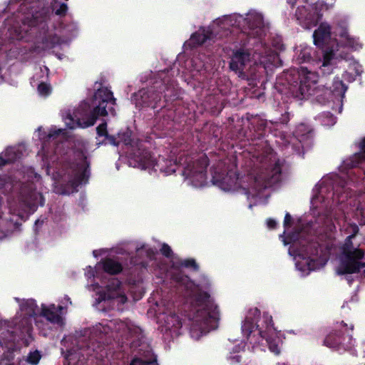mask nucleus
Wrapping results in <instances>:
<instances>
[{
	"label": "nucleus",
	"mask_w": 365,
	"mask_h": 365,
	"mask_svg": "<svg viewBox=\"0 0 365 365\" xmlns=\"http://www.w3.org/2000/svg\"><path fill=\"white\" fill-rule=\"evenodd\" d=\"M248 129L245 132L244 137L250 145L253 147L255 153L253 157L262 164V168L269 169V177L265 181L257 182V176L254 174L250 175L254 184L261 187H264L272 183H279L282 180V162L276 156V153L271 148L267 140L264 139L267 129V120L259 115H251L247 118Z\"/></svg>",
	"instance_id": "f257e3e1"
},
{
	"label": "nucleus",
	"mask_w": 365,
	"mask_h": 365,
	"mask_svg": "<svg viewBox=\"0 0 365 365\" xmlns=\"http://www.w3.org/2000/svg\"><path fill=\"white\" fill-rule=\"evenodd\" d=\"M172 278L178 284V289L182 290L184 298L190 302L191 306L195 310V321L209 329H217L220 311L210 298V294L200 289L187 275L181 272L173 273Z\"/></svg>",
	"instance_id": "f03ea898"
},
{
	"label": "nucleus",
	"mask_w": 365,
	"mask_h": 365,
	"mask_svg": "<svg viewBox=\"0 0 365 365\" xmlns=\"http://www.w3.org/2000/svg\"><path fill=\"white\" fill-rule=\"evenodd\" d=\"M9 2L21 3L19 11L27 12V16L23 19V24L31 29L41 26L44 29L52 12L56 16L64 17L68 9L66 3H61L58 9L53 6L51 8L46 0H9Z\"/></svg>",
	"instance_id": "7ed1b4c3"
},
{
	"label": "nucleus",
	"mask_w": 365,
	"mask_h": 365,
	"mask_svg": "<svg viewBox=\"0 0 365 365\" xmlns=\"http://www.w3.org/2000/svg\"><path fill=\"white\" fill-rule=\"evenodd\" d=\"M269 168H264L261 163H258L257 164L254 165V168H252L251 170L249 171L247 175L245 177L247 185H243L241 179L239 177V175L236 173L229 172L225 175L220 177L219 178L217 176H212V182L214 184L217 185L222 189L225 190H235L240 188H242L245 190L246 193L250 192V190L256 192H260L262 190H265L267 187H272L277 183H272L270 185H266V187H261L258 186V185L254 184L253 180L250 178L252 174L256 175L257 176V182L259 184L262 182L266 180V179L271 175L269 174Z\"/></svg>",
	"instance_id": "20e7f679"
},
{
	"label": "nucleus",
	"mask_w": 365,
	"mask_h": 365,
	"mask_svg": "<svg viewBox=\"0 0 365 365\" xmlns=\"http://www.w3.org/2000/svg\"><path fill=\"white\" fill-rule=\"evenodd\" d=\"M179 100L178 93L173 87L168 86L162 81H156L152 86L140 90L137 94L136 106L156 108L169 107Z\"/></svg>",
	"instance_id": "39448f33"
},
{
	"label": "nucleus",
	"mask_w": 365,
	"mask_h": 365,
	"mask_svg": "<svg viewBox=\"0 0 365 365\" xmlns=\"http://www.w3.org/2000/svg\"><path fill=\"white\" fill-rule=\"evenodd\" d=\"M261 312L255 307L250 309L246 316L243 324L242 325V331L243 334L250 339L251 334L257 331V334L262 339H265L266 341L269 344V349L272 351L277 354L279 353V350L277 345H272L270 341L271 337L269 332L274 331V323L272 317L268 313L263 314L262 323L259 324Z\"/></svg>",
	"instance_id": "423d86ee"
},
{
	"label": "nucleus",
	"mask_w": 365,
	"mask_h": 365,
	"mask_svg": "<svg viewBox=\"0 0 365 365\" xmlns=\"http://www.w3.org/2000/svg\"><path fill=\"white\" fill-rule=\"evenodd\" d=\"M281 83L286 86L288 93L298 99L305 98L311 94L312 86L317 82V76L307 68L301 67V72L289 71L284 73Z\"/></svg>",
	"instance_id": "0eeeda50"
},
{
	"label": "nucleus",
	"mask_w": 365,
	"mask_h": 365,
	"mask_svg": "<svg viewBox=\"0 0 365 365\" xmlns=\"http://www.w3.org/2000/svg\"><path fill=\"white\" fill-rule=\"evenodd\" d=\"M93 101L96 106L88 115L86 120L81 119L76 115V120L71 116V120H76L78 126L87 128L93 125L100 116H106L108 113L115 114L113 106L115 105L116 99L113 97V92L106 87L98 88L94 93Z\"/></svg>",
	"instance_id": "6e6552de"
},
{
	"label": "nucleus",
	"mask_w": 365,
	"mask_h": 365,
	"mask_svg": "<svg viewBox=\"0 0 365 365\" xmlns=\"http://www.w3.org/2000/svg\"><path fill=\"white\" fill-rule=\"evenodd\" d=\"M6 329L0 334V346L9 352L15 349L16 341L32 333V319L29 317H16L11 323L4 322Z\"/></svg>",
	"instance_id": "1a4fd4ad"
},
{
	"label": "nucleus",
	"mask_w": 365,
	"mask_h": 365,
	"mask_svg": "<svg viewBox=\"0 0 365 365\" xmlns=\"http://www.w3.org/2000/svg\"><path fill=\"white\" fill-rule=\"evenodd\" d=\"M134 167L141 170H153L155 172L159 171L166 175L175 173L178 165L176 161L173 160L159 158L156 160L151 152L143 148L142 145L134 153Z\"/></svg>",
	"instance_id": "9d476101"
},
{
	"label": "nucleus",
	"mask_w": 365,
	"mask_h": 365,
	"mask_svg": "<svg viewBox=\"0 0 365 365\" xmlns=\"http://www.w3.org/2000/svg\"><path fill=\"white\" fill-rule=\"evenodd\" d=\"M129 336L127 338L128 344L133 351L138 349L140 355L145 354L144 358L134 357L129 365H158L156 356L152 353L150 349L143 341V336L141 329L139 327H129L123 324Z\"/></svg>",
	"instance_id": "9b49d317"
},
{
	"label": "nucleus",
	"mask_w": 365,
	"mask_h": 365,
	"mask_svg": "<svg viewBox=\"0 0 365 365\" xmlns=\"http://www.w3.org/2000/svg\"><path fill=\"white\" fill-rule=\"evenodd\" d=\"M66 173L68 176V182L74 187L83 183H87L90 176V162L85 155L80 161H71L65 165Z\"/></svg>",
	"instance_id": "f8f14e48"
},
{
	"label": "nucleus",
	"mask_w": 365,
	"mask_h": 365,
	"mask_svg": "<svg viewBox=\"0 0 365 365\" xmlns=\"http://www.w3.org/2000/svg\"><path fill=\"white\" fill-rule=\"evenodd\" d=\"M364 251L362 249H356V251L346 252L341 255L337 273L339 275L355 274L365 267V262L360 260L364 257Z\"/></svg>",
	"instance_id": "ddd939ff"
},
{
	"label": "nucleus",
	"mask_w": 365,
	"mask_h": 365,
	"mask_svg": "<svg viewBox=\"0 0 365 365\" xmlns=\"http://www.w3.org/2000/svg\"><path fill=\"white\" fill-rule=\"evenodd\" d=\"M240 41V46L236 47L232 51V54L230 61V68L238 74L242 79H248L247 75L244 71V68L250 61L251 53L250 49L247 48L249 41L245 40Z\"/></svg>",
	"instance_id": "4468645a"
},
{
	"label": "nucleus",
	"mask_w": 365,
	"mask_h": 365,
	"mask_svg": "<svg viewBox=\"0 0 365 365\" xmlns=\"http://www.w3.org/2000/svg\"><path fill=\"white\" fill-rule=\"evenodd\" d=\"M209 165V159L206 155L200 157L192 165H187L183 171L192 180L195 187H202L207 183V168Z\"/></svg>",
	"instance_id": "2eb2a0df"
},
{
	"label": "nucleus",
	"mask_w": 365,
	"mask_h": 365,
	"mask_svg": "<svg viewBox=\"0 0 365 365\" xmlns=\"http://www.w3.org/2000/svg\"><path fill=\"white\" fill-rule=\"evenodd\" d=\"M344 330H334L330 332L324 340V345L329 348H339L342 346L346 349L351 344L352 335L347 330V324L343 321L341 322Z\"/></svg>",
	"instance_id": "dca6fc26"
},
{
	"label": "nucleus",
	"mask_w": 365,
	"mask_h": 365,
	"mask_svg": "<svg viewBox=\"0 0 365 365\" xmlns=\"http://www.w3.org/2000/svg\"><path fill=\"white\" fill-rule=\"evenodd\" d=\"M247 26L249 31L247 32H241L238 35L239 41H249L250 38H261L264 32V24L263 17L261 15L256 14L250 16L247 19Z\"/></svg>",
	"instance_id": "f3484780"
},
{
	"label": "nucleus",
	"mask_w": 365,
	"mask_h": 365,
	"mask_svg": "<svg viewBox=\"0 0 365 365\" xmlns=\"http://www.w3.org/2000/svg\"><path fill=\"white\" fill-rule=\"evenodd\" d=\"M294 135L298 140V145H294L293 147L294 148H298L297 153L299 155L301 154L300 148H302L303 150L302 154L304 155V150L309 148L313 143V130L308 125L301 123L297 126Z\"/></svg>",
	"instance_id": "a211bd4d"
},
{
	"label": "nucleus",
	"mask_w": 365,
	"mask_h": 365,
	"mask_svg": "<svg viewBox=\"0 0 365 365\" xmlns=\"http://www.w3.org/2000/svg\"><path fill=\"white\" fill-rule=\"evenodd\" d=\"M300 245V252L304 258L314 260V257L319 255L320 251V245L314 240L312 237L307 240L299 239L298 240Z\"/></svg>",
	"instance_id": "6ab92c4d"
},
{
	"label": "nucleus",
	"mask_w": 365,
	"mask_h": 365,
	"mask_svg": "<svg viewBox=\"0 0 365 365\" xmlns=\"http://www.w3.org/2000/svg\"><path fill=\"white\" fill-rule=\"evenodd\" d=\"M117 139L118 141V145L120 143L125 145H130L132 148V155L131 159L134 161V153L138 148L140 145H142L143 148H145L141 140H137L135 145H134V138H133V132L129 128H126L125 130H121L118 133Z\"/></svg>",
	"instance_id": "aec40b11"
},
{
	"label": "nucleus",
	"mask_w": 365,
	"mask_h": 365,
	"mask_svg": "<svg viewBox=\"0 0 365 365\" xmlns=\"http://www.w3.org/2000/svg\"><path fill=\"white\" fill-rule=\"evenodd\" d=\"M359 151L352 155L346 162L349 168H356L365 163V136L355 143Z\"/></svg>",
	"instance_id": "412c9836"
},
{
	"label": "nucleus",
	"mask_w": 365,
	"mask_h": 365,
	"mask_svg": "<svg viewBox=\"0 0 365 365\" xmlns=\"http://www.w3.org/2000/svg\"><path fill=\"white\" fill-rule=\"evenodd\" d=\"M334 56L335 53L331 49L324 52L323 62L319 70V74L321 75L322 78H325L333 73L336 64Z\"/></svg>",
	"instance_id": "4be33fe9"
},
{
	"label": "nucleus",
	"mask_w": 365,
	"mask_h": 365,
	"mask_svg": "<svg viewBox=\"0 0 365 365\" xmlns=\"http://www.w3.org/2000/svg\"><path fill=\"white\" fill-rule=\"evenodd\" d=\"M314 43L323 46L331 38V26L327 23H321L318 29L313 34Z\"/></svg>",
	"instance_id": "5701e85b"
},
{
	"label": "nucleus",
	"mask_w": 365,
	"mask_h": 365,
	"mask_svg": "<svg viewBox=\"0 0 365 365\" xmlns=\"http://www.w3.org/2000/svg\"><path fill=\"white\" fill-rule=\"evenodd\" d=\"M62 309L63 307L61 305L56 307L55 304H51L48 307L42 304L41 316L45 317L51 323L59 324L62 322V317L60 315Z\"/></svg>",
	"instance_id": "b1692460"
},
{
	"label": "nucleus",
	"mask_w": 365,
	"mask_h": 365,
	"mask_svg": "<svg viewBox=\"0 0 365 365\" xmlns=\"http://www.w3.org/2000/svg\"><path fill=\"white\" fill-rule=\"evenodd\" d=\"M326 86L329 91V96L324 102L331 101V96L336 98H343L347 90V86L339 77L334 78L331 86H329L327 83H326Z\"/></svg>",
	"instance_id": "393cba45"
},
{
	"label": "nucleus",
	"mask_w": 365,
	"mask_h": 365,
	"mask_svg": "<svg viewBox=\"0 0 365 365\" xmlns=\"http://www.w3.org/2000/svg\"><path fill=\"white\" fill-rule=\"evenodd\" d=\"M296 16L299 24L306 29H310L317 25V21L315 19L314 15L307 12V9L304 6L297 9Z\"/></svg>",
	"instance_id": "a878e982"
},
{
	"label": "nucleus",
	"mask_w": 365,
	"mask_h": 365,
	"mask_svg": "<svg viewBox=\"0 0 365 365\" xmlns=\"http://www.w3.org/2000/svg\"><path fill=\"white\" fill-rule=\"evenodd\" d=\"M100 264L103 270L110 275L118 274L123 271L122 264L113 258L106 257L102 259Z\"/></svg>",
	"instance_id": "bb28decb"
},
{
	"label": "nucleus",
	"mask_w": 365,
	"mask_h": 365,
	"mask_svg": "<svg viewBox=\"0 0 365 365\" xmlns=\"http://www.w3.org/2000/svg\"><path fill=\"white\" fill-rule=\"evenodd\" d=\"M213 39V34L210 29H203L192 34L190 41L194 46L203 44L207 40Z\"/></svg>",
	"instance_id": "cd10ccee"
},
{
	"label": "nucleus",
	"mask_w": 365,
	"mask_h": 365,
	"mask_svg": "<svg viewBox=\"0 0 365 365\" xmlns=\"http://www.w3.org/2000/svg\"><path fill=\"white\" fill-rule=\"evenodd\" d=\"M37 308L36 301L32 299H27L20 304V309L24 312V316L29 317L31 319L36 315Z\"/></svg>",
	"instance_id": "c85d7f7f"
},
{
	"label": "nucleus",
	"mask_w": 365,
	"mask_h": 365,
	"mask_svg": "<svg viewBox=\"0 0 365 365\" xmlns=\"http://www.w3.org/2000/svg\"><path fill=\"white\" fill-rule=\"evenodd\" d=\"M300 50L297 51V61L299 63L310 62L312 59V48L309 46H300Z\"/></svg>",
	"instance_id": "c756f323"
},
{
	"label": "nucleus",
	"mask_w": 365,
	"mask_h": 365,
	"mask_svg": "<svg viewBox=\"0 0 365 365\" xmlns=\"http://www.w3.org/2000/svg\"><path fill=\"white\" fill-rule=\"evenodd\" d=\"M41 43L43 49H52L60 44V38L56 34H48L43 37Z\"/></svg>",
	"instance_id": "7c9ffc66"
},
{
	"label": "nucleus",
	"mask_w": 365,
	"mask_h": 365,
	"mask_svg": "<svg viewBox=\"0 0 365 365\" xmlns=\"http://www.w3.org/2000/svg\"><path fill=\"white\" fill-rule=\"evenodd\" d=\"M179 264L181 267L191 269L194 272H198L200 269L198 264L196 262L195 259L192 258L183 259L180 261Z\"/></svg>",
	"instance_id": "2f4dec72"
},
{
	"label": "nucleus",
	"mask_w": 365,
	"mask_h": 365,
	"mask_svg": "<svg viewBox=\"0 0 365 365\" xmlns=\"http://www.w3.org/2000/svg\"><path fill=\"white\" fill-rule=\"evenodd\" d=\"M320 118H322V123L327 126H331L335 124L336 117L330 112L322 113Z\"/></svg>",
	"instance_id": "473e14b6"
},
{
	"label": "nucleus",
	"mask_w": 365,
	"mask_h": 365,
	"mask_svg": "<svg viewBox=\"0 0 365 365\" xmlns=\"http://www.w3.org/2000/svg\"><path fill=\"white\" fill-rule=\"evenodd\" d=\"M98 145H110L113 146H118V141L117 137L108 133L103 136V139L98 143Z\"/></svg>",
	"instance_id": "72a5a7b5"
},
{
	"label": "nucleus",
	"mask_w": 365,
	"mask_h": 365,
	"mask_svg": "<svg viewBox=\"0 0 365 365\" xmlns=\"http://www.w3.org/2000/svg\"><path fill=\"white\" fill-rule=\"evenodd\" d=\"M209 135L211 139L217 141L220 139V128L215 124H210L208 128Z\"/></svg>",
	"instance_id": "f704fd0d"
},
{
	"label": "nucleus",
	"mask_w": 365,
	"mask_h": 365,
	"mask_svg": "<svg viewBox=\"0 0 365 365\" xmlns=\"http://www.w3.org/2000/svg\"><path fill=\"white\" fill-rule=\"evenodd\" d=\"M121 287V282L118 280V279L113 278L110 280L108 282L105 287L107 289L108 291L111 292H116L120 289Z\"/></svg>",
	"instance_id": "c9c22d12"
},
{
	"label": "nucleus",
	"mask_w": 365,
	"mask_h": 365,
	"mask_svg": "<svg viewBox=\"0 0 365 365\" xmlns=\"http://www.w3.org/2000/svg\"><path fill=\"white\" fill-rule=\"evenodd\" d=\"M37 91L39 95L48 96L51 93V87L48 83L41 82L38 85Z\"/></svg>",
	"instance_id": "e433bc0d"
},
{
	"label": "nucleus",
	"mask_w": 365,
	"mask_h": 365,
	"mask_svg": "<svg viewBox=\"0 0 365 365\" xmlns=\"http://www.w3.org/2000/svg\"><path fill=\"white\" fill-rule=\"evenodd\" d=\"M352 237L347 236L345 239L344 244L342 247V252L341 255L345 254L346 252H353L356 251L357 248H355L354 247L353 242H352Z\"/></svg>",
	"instance_id": "4c0bfd02"
},
{
	"label": "nucleus",
	"mask_w": 365,
	"mask_h": 365,
	"mask_svg": "<svg viewBox=\"0 0 365 365\" xmlns=\"http://www.w3.org/2000/svg\"><path fill=\"white\" fill-rule=\"evenodd\" d=\"M41 357L39 351H35L29 354L27 361L32 365H36L39 362Z\"/></svg>",
	"instance_id": "58836bf2"
},
{
	"label": "nucleus",
	"mask_w": 365,
	"mask_h": 365,
	"mask_svg": "<svg viewBox=\"0 0 365 365\" xmlns=\"http://www.w3.org/2000/svg\"><path fill=\"white\" fill-rule=\"evenodd\" d=\"M96 133L98 137H103L106 135L108 132L107 130V123L106 122H103L101 123L97 128H96Z\"/></svg>",
	"instance_id": "ea45409f"
},
{
	"label": "nucleus",
	"mask_w": 365,
	"mask_h": 365,
	"mask_svg": "<svg viewBox=\"0 0 365 365\" xmlns=\"http://www.w3.org/2000/svg\"><path fill=\"white\" fill-rule=\"evenodd\" d=\"M160 252L165 257L169 258L173 255V250L171 247L168 244H163L160 248Z\"/></svg>",
	"instance_id": "a19ab883"
},
{
	"label": "nucleus",
	"mask_w": 365,
	"mask_h": 365,
	"mask_svg": "<svg viewBox=\"0 0 365 365\" xmlns=\"http://www.w3.org/2000/svg\"><path fill=\"white\" fill-rule=\"evenodd\" d=\"M170 318L171 321L173 322L172 327H173L176 329H179V328L182 327V324L181 319L176 314L174 313L173 314H170Z\"/></svg>",
	"instance_id": "79ce46f5"
},
{
	"label": "nucleus",
	"mask_w": 365,
	"mask_h": 365,
	"mask_svg": "<svg viewBox=\"0 0 365 365\" xmlns=\"http://www.w3.org/2000/svg\"><path fill=\"white\" fill-rule=\"evenodd\" d=\"M16 158V155L11 158H4L0 155V168L5 166L6 165L13 163Z\"/></svg>",
	"instance_id": "37998d69"
},
{
	"label": "nucleus",
	"mask_w": 365,
	"mask_h": 365,
	"mask_svg": "<svg viewBox=\"0 0 365 365\" xmlns=\"http://www.w3.org/2000/svg\"><path fill=\"white\" fill-rule=\"evenodd\" d=\"M349 230L351 232V235H349V237L352 238H354L359 232V228L355 223L350 224L349 226Z\"/></svg>",
	"instance_id": "c03bdc74"
},
{
	"label": "nucleus",
	"mask_w": 365,
	"mask_h": 365,
	"mask_svg": "<svg viewBox=\"0 0 365 365\" xmlns=\"http://www.w3.org/2000/svg\"><path fill=\"white\" fill-rule=\"evenodd\" d=\"M241 356L239 354L231 355L228 357V360H230V364H234L240 362Z\"/></svg>",
	"instance_id": "a18cd8bd"
},
{
	"label": "nucleus",
	"mask_w": 365,
	"mask_h": 365,
	"mask_svg": "<svg viewBox=\"0 0 365 365\" xmlns=\"http://www.w3.org/2000/svg\"><path fill=\"white\" fill-rule=\"evenodd\" d=\"M289 121V113L286 112L282 114L279 118V123L282 124H287Z\"/></svg>",
	"instance_id": "49530a36"
},
{
	"label": "nucleus",
	"mask_w": 365,
	"mask_h": 365,
	"mask_svg": "<svg viewBox=\"0 0 365 365\" xmlns=\"http://www.w3.org/2000/svg\"><path fill=\"white\" fill-rule=\"evenodd\" d=\"M267 225L269 229L274 230L277 227V223L275 220L269 218L267 220Z\"/></svg>",
	"instance_id": "de8ad7c7"
},
{
	"label": "nucleus",
	"mask_w": 365,
	"mask_h": 365,
	"mask_svg": "<svg viewBox=\"0 0 365 365\" xmlns=\"http://www.w3.org/2000/svg\"><path fill=\"white\" fill-rule=\"evenodd\" d=\"M291 222H292V216L290 215L289 213L287 212L284 216V227L289 226L291 225Z\"/></svg>",
	"instance_id": "09e8293b"
},
{
	"label": "nucleus",
	"mask_w": 365,
	"mask_h": 365,
	"mask_svg": "<svg viewBox=\"0 0 365 365\" xmlns=\"http://www.w3.org/2000/svg\"><path fill=\"white\" fill-rule=\"evenodd\" d=\"M61 130L58 129L56 130L51 131L48 134V137L50 138H55L56 137L58 136L60 133H61Z\"/></svg>",
	"instance_id": "8fccbe9b"
},
{
	"label": "nucleus",
	"mask_w": 365,
	"mask_h": 365,
	"mask_svg": "<svg viewBox=\"0 0 365 365\" xmlns=\"http://www.w3.org/2000/svg\"><path fill=\"white\" fill-rule=\"evenodd\" d=\"M6 329V327L4 325V322L0 321V331H4Z\"/></svg>",
	"instance_id": "3c124183"
},
{
	"label": "nucleus",
	"mask_w": 365,
	"mask_h": 365,
	"mask_svg": "<svg viewBox=\"0 0 365 365\" xmlns=\"http://www.w3.org/2000/svg\"><path fill=\"white\" fill-rule=\"evenodd\" d=\"M11 151V150H6V156H7L10 153Z\"/></svg>",
	"instance_id": "603ef678"
},
{
	"label": "nucleus",
	"mask_w": 365,
	"mask_h": 365,
	"mask_svg": "<svg viewBox=\"0 0 365 365\" xmlns=\"http://www.w3.org/2000/svg\"><path fill=\"white\" fill-rule=\"evenodd\" d=\"M353 329H354V326L351 325V327H350V329H351V332L353 331Z\"/></svg>",
	"instance_id": "864d4df0"
},
{
	"label": "nucleus",
	"mask_w": 365,
	"mask_h": 365,
	"mask_svg": "<svg viewBox=\"0 0 365 365\" xmlns=\"http://www.w3.org/2000/svg\"><path fill=\"white\" fill-rule=\"evenodd\" d=\"M284 243H285L286 245H288V244L291 243V242H284Z\"/></svg>",
	"instance_id": "5fc2aeb1"
},
{
	"label": "nucleus",
	"mask_w": 365,
	"mask_h": 365,
	"mask_svg": "<svg viewBox=\"0 0 365 365\" xmlns=\"http://www.w3.org/2000/svg\"><path fill=\"white\" fill-rule=\"evenodd\" d=\"M69 128H70L71 129H73V128H74V126H69Z\"/></svg>",
	"instance_id": "6e6d98bb"
},
{
	"label": "nucleus",
	"mask_w": 365,
	"mask_h": 365,
	"mask_svg": "<svg viewBox=\"0 0 365 365\" xmlns=\"http://www.w3.org/2000/svg\"><path fill=\"white\" fill-rule=\"evenodd\" d=\"M123 298L125 299V300L127 299L126 297L125 296H123Z\"/></svg>",
	"instance_id": "4d7b16f0"
},
{
	"label": "nucleus",
	"mask_w": 365,
	"mask_h": 365,
	"mask_svg": "<svg viewBox=\"0 0 365 365\" xmlns=\"http://www.w3.org/2000/svg\"><path fill=\"white\" fill-rule=\"evenodd\" d=\"M364 175H365V171H364Z\"/></svg>",
	"instance_id": "13d9d810"
},
{
	"label": "nucleus",
	"mask_w": 365,
	"mask_h": 365,
	"mask_svg": "<svg viewBox=\"0 0 365 365\" xmlns=\"http://www.w3.org/2000/svg\"><path fill=\"white\" fill-rule=\"evenodd\" d=\"M282 365H285V364H282Z\"/></svg>",
	"instance_id": "bf43d9fd"
}]
</instances>
